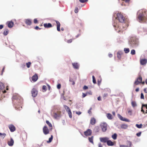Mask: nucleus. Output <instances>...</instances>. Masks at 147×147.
<instances>
[{
    "label": "nucleus",
    "instance_id": "60",
    "mask_svg": "<svg viewBox=\"0 0 147 147\" xmlns=\"http://www.w3.org/2000/svg\"><path fill=\"white\" fill-rule=\"evenodd\" d=\"M107 95H108L107 93H104V94H103V97H106L107 96Z\"/></svg>",
    "mask_w": 147,
    "mask_h": 147
},
{
    "label": "nucleus",
    "instance_id": "64",
    "mask_svg": "<svg viewBox=\"0 0 147 147\" xmlns=\"http://www.w3.org/2000/svg\"><path fill=\"white\" fill-rule=\"evenodd\" d=\"M98 147H102V145L101 143H100L98 144Z\"/></svg>",
    "mask_w": 147,
    "mask_h": 147
},
{
    "label": "nucleus",
    "instance_id": "51",
    "mask_svg": "<svg viewBox=\"0 0 147 147\" xmlns=\"http://www.w3.org/2000/svg\"><path fill=\"white\" fill-rule=\"evenodd\" d=\"M128 142V145L130 147H131L132 145V143L130 141H127Z\"/></svg>",
    "mask_w": 147,
    "mask_h": 147
},
{
    "label": "nucleus",
    "instance_id": "7",
    "mask_svg": "<svg viewBox=\"0 0 147 147\" xmlns=\"http://www.w3.org/2000/svg\"><path fill=\"white\" fill-rule=\"evenodd\" d=\"M142 78L141 76L138 77L136 80L134 82V84L136 85H138L142 83Z\"/></svg>",
    "mask_w": 147,
    "mask_h": 147
},
{
    "label": "nucleus",
    "instance_id": "4",
    "mask_svg": "<svg viewBox=\"0 0 147 147\" xmlns=\"http://www.w3.org/2000/svg\"><path fill=\"white\" fill-rule=\"evenodd\" d=\"M117 19L119 20L120 22L124 23L125 22V18L121 13H117Z\"/></svg>",
    "mask_w": 147,
    "mask_h": 147
},
{
    "label": "nucleus",
    "instance_id": "9",
    "mask_svg": "<svg viewBox=\"0 0 147 147\" xmlns=\"http://www.w3.org/2000/svg\"><path fill=\"white\" fill-rule=\"evenodd\" d=\"M43 131L45 135H47L49 133V129L47 126L45 125L43 127Z\"/></svg>",
    "mask_w": 147,
    "mask_h": 147
},
{
    "label": "nucleus",
    "instance_id": "28",
    "mask_svg": "<svg viewBox=\"0 0 147 147\" xmlns=\"http://www.w3.org/2000/svg\"><path fill=\"white\" fill-rule=\"evenodd\" d=\"M93 136H92L88 138V140L89 142L93 144H94V142H93Z\"/></svg>",
    "mask_w": 147,
    "mask_h": 147
},
{
    "label": "nucleus",
    "instance_id": "38",
    "mask_svg": "<svg viewBox=\"0 0 147 147\" xmlns=\"http://www.w3.org/2000/svg\"><path fill=\"white\" fill-rule=\"evenodd\" d=\"M117 115L118 117L119 118V119L121 120L122 121L123 117L119 114H118Z\"/></svg>",
    "mask_w": 147,
    "mask_h": 147
},
{
    "label": "nucleus",
    "instance_id": "53",
    "mask_svg": "<svg viewBox=\"0 0 147 147\" xmlns=\"http://www.w3.org/2000/svg\"><path fill=\"white\" fill-rule=\"evenodd\" d=\"M82 3H84L87 1L88 0H79Z\"/></svg>",
    "mask_w": 147,
    "mask_h": 147
},
{
    "label": "nucleus",
    "instance_id": "43",
    "mask_svg": "<svg viewBox=\"0 0 147 147\" xmlns=\"http://www.w3.org/2000/svg\"><path fill=\"white\" fill-rule=\"evenodd\" d=\"M65 42H67L68 43H71L72 42V39H71L67 40V41H66V40L65 39Z\"/></svg>",
    "mask_w": 147,
    "mask_h": 147
},
{
    "label": "nucleus",
    "instance_id": "22",
    "mask_svg": "<svg viewBox=\"0 0 147 147\" xmlns=\"http://www.w3.org/2000/svg\"><path fill=\"white\" fill-rule=\"evenodd\" d=\"M25 22L27 25L29 26L32 23L31 20L29 19H26Z\"/></svg>",
    "mask_w": 147,
    "mask_h": 147
},
{
    "label": "nucleus",
    "instance_id": "37",
    "mask_svg": "<svg viewBox=\"0 0 147 147\" xmlns=\"http://www.w3.org/2000/svg\"><path fill=\"white\" fill-rule=\"evenodd\" d=\"M124 51L126 53H127L129 52V49L128 48H125Z\"/></svg>",
    "mask_w": 147,
    "mask_h": 147
},
{
    "label": "nucleus",
    "instance_id": "30",
    "mask_svg": "<svg viewBox=\"0 0 147 147\" xmlns=\"http://www.w3.org/2000/svg\"><path fill=\"white\" fill-rule=\"evenodd\" d=\"M53 136L52 135H51V137L49 138V140L47 141V143H50L51 142L53 139Z\"/></svg>",
    "mask_w": 147,
    "mask_h": 147
},
{
    "label": "nucleus",
    "instance_id": "27",
    "mask_svg": "<svg viewBox=\"0 0 147 147\" xmlns=\"http://www.w3.org/2000/svg\"><path fill=\"white\" fill-rule=\"evenodd\" d=\"M107 118L111 120L112 119V115L110 113H107Z\"/></svg>",
    "mask_w": 147,
    "mask_h": 147
},
{
    "label": "nucleus",
    "instance_id": "18",
    "mask_svg": "<svg viewBox=\"0 0 147 147\" xmlns=\"http://www.w3.org/2000/svg\"><path fill=\"white\" fill-rule=\"evenodd\" d=\"M72 65L74 69H79V65L77 63H72Z\"/></svg>",
    "mask_w": 147,
    "mask_h": 147
},
{
    "label": "nucleus",
    "instance_id": "39",
    "mask_svg": "<svg viewBox=\"0 0 147 147\" xmlns=\"http://www.w3.org/2000/svg\"><path fill=\"white\" fill-rule=\"evenodd\" d=\"M136 126L138 128H141L142 127V124H136Z\"/></svg>",
    "mask_w": 147,
    "mask_h": 147
},
{
    "label": "nucleus",
    "instance_id": "52",
    "mask_svg": "<svg viewBox=\"0 0 147 147\" xmlns=\"http://www.w3.org/2000/svg\"><path fill=\"white\" fill-rule=\"evenodd\" d=\"M34 22L35 24H37L38 23V21L37 19L35 18L34 19Z\"/></svg>",
    "mask_w": 147,
    "mask_h": 147
},
{
    "label": "nucleus",
    "instance_id": "15",
    "mask_svg": "<svg viewBox=\"0 0 147 147\" xmlns=\"http://www.w3.org/2000/svg\"><path fill=\"white\" fill-rule=\"evenodd\" d=\"M38 79V76L36 74H35L32 77V80L34 82H36Z\"/></svg>",
    "mask_w": 147,
    "mask_h": 147
},
{
    "label": "nucleus",
    "instance_id": "35",
    "mask_svg": "<svg viewBox=\"0 0 147 147\" xmlns=\"http://www.w3.org/2000/svg\"><path fill=\"white\" fill-rule=\"evenodd\" d=\"M132 106L134 107L137 106L136 102L135 101H132L131 102Z\"/></svg>",
    "mask_w": 147,
    "mask_h": 147
},
{
    "label": "nucleus",
    "instance_id": "44",
    "mask_svg": "<svg viewBox=\"0 0 147 147\" xmlns=\"http://www.w3.org/2000/svg\"><path fill=\"white\" fill-rule=\"evenodd\" d=\"M128 113L130 115H132V110L130 109L128 111Z\"/></svg>",
    "mask_w": 147,
    "mask_h": 147
},
{
    "label": "nucleus",
    "instance_id": "49",
    "mask_svg": "<svg viewBox=\"0 0 147 147\" xmlns=\"http://www.w3.org/2000/svg\"><path fill=\"white\" fill-rule=\"evenodd\" d=\"M42 89L45 90V91H46V90H47L46 86L45 85L43 86L42 87Z\"/></svg>",
    "mask_w": 147,
    "mask_h": 147
},
{
    "label": "nucleus",
    "instance_id": "20",
    "mask_svg": "<svg viewBox=\"0 0 147 147\" xmlns=\"http://www.w3.org/2000/svg\"><path fill=\"white\" fill-rule=\"evenodd\" d=\"M44 26L45 28H50L52 27V25L50 23H45L44 24Z\"/></svg>",
    "mask_w": 147,
    "mask_h": 147
},
{
    "label": "nucleus",
    "instance_id": "54",
    "mask_svg": "<svg viewBox=\"0 0 147 147\" xmlns=\"http://www.w3.org/2000/svg\"><path fill=\"white\" fill-rule=\"evenodd\" d=\"M88 88V86L85 85L83 87V89L84 90L87 89Z\"/></svg>",
    "mask_w": 147,
    "mask_h": 147
},
{
    "label": "nucleus",
    "instance_id": "26",
    "mask_svg": "<svg viewBox=\"0 0 147 147\" xmlns=\"http://www.w3.org/2000/svg\"><path fill=\"white\" fill-rule=\"evenodd\" d=\"M117 134L116 133H114L111 136L112 138L114 140H116L117 138Z\"/></svg>",
    "mask_w": 147,
    "mask_h": 147
},
{
    "label": "nucleus",
    "instance_id": "63",
    "mask_svg": "<svg viewBox=\"0 0 147 147\" xmlns=\"http://www.w3.org/2000/svg\"><path fill=\"white\" fill-rule=\"evenodd\" d=\"M143 31H144V32H146L147 31V29L146 28H143Z\"/></svg>",
    "mask_w": 147,
    "mask_h": 147
},
{
    "label": "nucleus",
    "instance_id": "42",
    "mask_svg": "<svg viewBox=\"0 0 147 147\" xmlns=\"http://www.w3.org/2000/svg\"><path fill=\"white\" fill-rule=\"evenodd\" d=\"M122 121H124L128 122H129L130 121L129 119H128L127 118H123V120Z\"/></svg>",
    "mask_w": 147,
    "mask_h": 147
},
{
    "label": "nucleus",
    "instance_id": "59",
    "mask_svg": "<svg viewBox=\"0 0 147 147\" xmlns=\"http://www.w3.org/2000/svg\"><path fill=\"white\" fill-rule=\"evenodd\" d=\"M101 82V80H98L97 81L98 85V86H99Z\"/></svg>",
    "mask_w": 147,
    "mask_h": 147
},
{
    "label": "nucleus",
    "instance_id": "62",
    "mask_svg": "<svg viewBox=\"0 0 147 147\" xmlns=\"http://www.w3.org/2000/svg\"><path fill=\"white\" fill-rule=\"evenodd\" d=\"M108 56L109 57L111 58L112 57L113 55L111 54H109Z\"/></svg>",
    "mask_w": 147,
    "mask_h": 147
},
{
    "label": "nucleus",
    "instance_id": "56",
    "mask_svg": "<svg viewBox=\"0 0 147 147\" xmlns=\"http://www.w3.org/2000/svg\"><path fill=\"white\" fill-rule=\"evenodd\" d=\"M92 109V108L91 107V108H90L88 110V113L89 114H91V110Z\"/></svg>",
    "mask_w": 147,
    "mask_h": 147
},
{
    "label": "nucleus",
    "instance_id": "45",
    "mask_svg": "<svg viewBox=\"0 0 147 147\" xmlns=\"http://www.w3.org/2000/svg\"><path fill=\"white\" fill-rule=\"evenodd\" d=\"M140 98L141 99H144V96L143 94L142 93H141L140 94Z\"/></svg>",
    "mask_w": 147,
    "mask_h": 147
},
{
    "label": "nucleus",
    "instance_id": "16",
    "mask_svg": "<svg viewBox=\"0 0 147 147\" xmlns=\"http://www.w3.org/2000/svg\"><path fill=\"white\" fill-rule=\"evenodd\" d=\"M147 63V59H142L140 60V63L141 65H144Z\"/></svg>",
    "mask_w": 147,
    "mask_h": 147
},
{
    "label": "nucleus",
    "instance_id": "21",
    "mask_svg": "<svg viewBox=\"0 0 147 147\" xmlns=\"http://www.w3.org/2000/svg\"><path fill=\"white\" fill-rule=\"evenodd\" d=\"M14 143V141L13 139L11 138L10 139V140L8 141V144L9 146H13Z\"/></svg>",
    "mask_w": 147,
    "mask_h": 147
},
{
    "label": "nucleus",
    "instance_id": "19",
    "mask_svg": "<svg viewBox=\"0 0 147 147\" xmlns=\"http://www.w3.org/2000/svg\"><path fill=\"white\" fill-rule=\"evenodd\" d=\"M55 22L57 24V30L58 31H61L60 29V22L58 21H55Z\"/></svg>",
    "mask_w": 147,
    "mask_h": 147
},
{
    "label": "nucleus",
    "instance_id": "29",
    "mask_svg": "<svg viewBox=\"0 0 147 147\" xmlns=\"http://www.w3.org/2000/svg\"><path fill=\"white\" fill-rule=\"evenodd\" d=\"M121 128L126 129L128 127V125L125 124H122L121 125Z\"/></svg>",
    "mask_w": 147,
    "mask_h": 147
},
{
    "label": "nucleus",
    "instance_id": "13",
    "mask_svg": "<svg viewBox=\"0 0 147 147\" xmlns=\"http://www.w3.org/2000/svg\"><path fill=\"white\" fill-rule=\"evenodd\" d=\"M6 24H7L8 27L10 28H12L14 25V23L12 20L10 21H7Z\"/></svg>",
    "mask_w": 147,
    "mask_h": 147
},
{
    "label": "nucleus",
    "instance_id": "1",
    "mask_svg": "<svg viewBox=\"0 0 147 147\" xmlns=\"http://www.w3.org/2000/svg\"><path fill=\"white\" fill-rule=\"evenodd\" d=\"M14 106L16 110H20L22 107L21 105L22 103V98L18 95H14L12 98Z\"/></svg>",
    "mask_w": 147,
    "mask_h": 147
},
{
    "label": "nucleus",
    "instance_id": "31",
    "mask_svg": "<svg viewBox=\"0 0 147 147\" xmlns=\"http://www.w3.org/2000/svg\"><path fill=\"white\" fill-rule=\"evenodd\" d=\"M54 115L53 116V117L55 119H57V118L59 116V115L58 114L56 113H54Z\"/></svg>",
    "mask_w": 147,
    "mask_h": 147
},
{
    "label": "nucleus",
    "instance_id": "6",
    "mask_svg": "<svg viewBox=\"0 0 147 147\" xmlns=\"http://www.w3.org/2000/svg\"><path fill=\"white\" fill-rule=\"evenodd\" d=\"M107 124L106 122L102 123L100 124L101 127L103 132H105L107 129Z\"/></svg>",
    "mask_w": 147,
    "mask_h": 147
},
{
    "label": "nucleus",
    "instance_id": "46",
    "mask_svg": "<svg viewBox=\"0 0 147 147\" xmlns=\"http://www.w3.org/2000/svg\"><path fill=\"white\" fill-rule=\"evenodd\" d=\"M88 94V92H87L86 93H82V97L84 98Z\"/></svg>",
    "mask_w": 147,
    "mask_h": 147
},
{
    "label": "nucleus",
    "instance_id": "10",
    "mask_svg": "<svg viewBox=\"0 0 147 147\" xmlns=\"http://www.w3.org/2000/svg\"><path fill=\"white\" fill-rule=\"evenodd\" d=\"M32 96L33 97L36 96L38 94V92L36 89L33 88L31 91Z\"/></svg>",
    "mask_w": 147,
    "mask_h": 147
},
{
    "label": "nucleus",
    "instance_id": "55",
    "mask_svg": "<svg viewBox=\"0 0 147 147\" xmlns=\"http://www.w3.org/2000/svg\"><path fill=\"white\" fill-rule=\"evenodd\" d=\"M75 12L76 13H77L78 12V9L77 7H76L75 8Z\"/></svg>",
    "mask_w": 147,
    "mask_h": 147
},
{
    "label": "nucleus",
    "instance_id": "48",
    "mask_svg": "<svg viewBox=\"0 0 147 147\" xmlns=\"http://www.w3.org/2000/svg\"><path fill=\"white\" fill-rule=\"evenodd\" d=\"M142 107H145L146 109H147V104H142Z\"/></svg>",
    "mask_w": 147,
    "mask_h": 147
},
{
    "label": "nucleus",
    "instance_id": "2",
    "mask_svg": "<svg viewBox=\"0 0 147 147\" xmlns=\"http://www.w3.org/2000/svg\"><path fill=\"white\" fill-rule=\"evenodd\" d=\"M138 20L140 22L147 23V13L144 9L139 10L137 13Z\"/></svg>",
    "mask_w": 147,
    "mask_h": 147
},
{
    "label": "nucleus",
    "instance_id": "61",
    "mask_svg": "<svg viewBox=\"0 0 147 147\" xmlns=\"http://www.w3.org/2000/svg\"><path fill=\"white\" fill-rule=\"evenodd\" d=\"M141 111L143 113H144V111L143 109V107H142V106L141 108Z\"/></svg>",
    "mask_w": 147,
    "mask_h": 147
},
{
    "label": "nucleus",
    "instance_id": "12",
    "mask_svg": "<svg viewBox=\"0 0 147 147\" xmlns=\"http://www.w3.org/2000/svg\"><path fill=\"white\" fill-rule=\"evenodd\" d=\"M5 88L4 84L2 82H0V90H2V92L3 93H5L6 92V91L5 90H3Z\"/></svg>",
    "mask_w": 147,
    "mask_h": 147
},
{
    "label": "nucleus",
    "instance_id": "14",
    "mask_svg": "<svg viewBox=\"0 0 147 147\" xmlns=\"http://www.w3.org/2000/svg\"><path fill=\"white\" fill-rule=\"evenodd\" d=\"M9 128L11 132H13L16 130V127L14 125L10 124L9 125Z\"/></svg>",
    "mask_w": 147,
    "mask_h": 147
},
{
    "label": "nucleus",
    "instance_id": "57",
    "mask_svg": "<svg viewBox=\"0 0 147 147\" xmlns=\"http://www.w3.org/2000/svg\"><path fill=\"white\" fill-rule=\"evenodd\" d=\"M34 29L36 30H38V29L40 30L41 29V28H39L38 26H36L34 27Z\"/></svg>",
    "mask_w": 147,
    "mask_h": 147
},
{
    "label": "nucleus",
    "instance_id": "58",
    "mask_svg": "<svg viewBox=\"0 0 147 147\" xmlns=\"http://www.w3.org/2000/svg\"><path fill=\"white\" fill-rule=\"evenodd\" d=\"M82 113V112H81L80 111H76V113L77 114V115H80Z\"/></svg>",
    "mask_w": 147,
    "mask_h": 147
},
{
    "label": "nucleus",
    "instance_id": "8",
    "mask_svg": "<svg viewBox=\"0 0 147 147\" xmlns=\"http://www.w3.org/2000/svg\"><path fill=\"white\" fill-rule=\"evenodd\" d=\"M92 133V130L90 129H88L84 132V135L86 136L91 135Z\"/></svg>",
    "mask_w": 147,
    "mask_h": 147
},
{
    "label": "nucleus",
    "instance_id": "17",
    "mask_svg": "<svg viewBox=\"0 0 147 147\" xmlns=\"http://www.w3.org/2000/svg\"><path fill=\"white\" fill-rule=\"evenodd\" d=\"M123 53V52L122 51H119L117 53V57L118 59H120L121 58V55Z\"/></svg>",
    "mask_w": 147,
    "mask_h": 147
},
{
    "label": "nucleus",
    "instance_id": "3",
    "mask_svg": "<svg viewBox=\"0 0 147 147\" xmlns=\"http://www.w3.org/2000/svg\"><path fill=\"white\" fill-rule=\"evenodd\" d=\"M128 44L132 48H136L139 45L138 39L136 37H131L128 41Z\"/></svg>",
    "mask_w": 147,
    "mask_h": 147
},
{
    "label": "nucleus",
    "instance_id": "41",
    "mask_svg": "<svg viewBox=\"0 0 147 147\" xmlns=\"http://www.w3.org/2000/svg\"><path fill=\"white\" fill-rule=\"evenodd\" d=\"M31 63L30 62H28L26 63V66L27 68H29L30 67Z\"/></svg>",
    "mask_w": 147,
    "mask_h": 147
},
{
    "label": "nucleus",
    "instance_id": "24",
    "mask_svg": "<svg viewBox=\"0 0 147 147\" xmlns=\"http://www.w3.org/2000/svg\"><path fill=\"white\" fill-rule=\"evenodd\" d=\"M96 122V119L94 117L91 118L90 121V123L92 125H94Z\"/></svg>",
    "mask_w": 147,
    "mask_h": 147
},
{
    "label": "nucleus",
    "instance_id": "25",
    "mask_svg": "<svg viewBox=\"0 0 147 147\" xmlns=\"http://www.w3.org/2000/svg\"><path fill=\"white\" fill-rule=\"evenodd\" d=\"M9 30L7 28L5 29L4 31L3 32V34L5 36L7 35L8 33Z\"/></svg>",
    "mask_w": 147,
    "mask_h": 147
},
{
    "label": "nucleus",
    "instance_id": "5",
    "mask_svg": "<svg viewBox=\"0 0 147 147\" xmlns=\"http://www.w3.org/2000/svg\"><path fill=\"white\" fill-rule=\"evenodd\" d=\"M64 107L65 108L66 111L68 112L69 117L70 118H72V116L71 112L69 108L65 105H64Z\"/></svg>",
    "mask_w": 147,
    "mask_h": 147
},
{
    "label": "nucleus",
    "instance_id": "50",
    "mask_svg": "<svg viewBox=\"0 0 147 147\" xmlns=\"http://www.w3.org/2000/svg\"><path fill=\"white\" fill-rule=\"evenodd\" d=\"M57 88L58 89H60L61 88V84H58L57 85Z\"/></svg>",
    "mask_w": 147,
    "mask_h": 147
},
{
    "label": "nucleus",
    "instance_id": "36",
    "mask_svg": "<svg viewBox=\"0 0 147 147\" xmlns=\"http://www.w3.org/2000/svg\"><path fill=\"white\" fill-rule=\"evenodd\" d=\"M92 82L94 84H96V78L94 77V76L93 75L92 76Z\"/></svg>",
    "mask_w": 147,
    "mask_h": 147
},
{
    "label": "nucleus",
    "instance_id": "34",
    "mask_svg": "<svg viewBox=\"0 0 147 147\" xmlns=\"http://www.w3.org/2000/svg\"><path fill=\"white\" fill-rule=\"evenodd\" d=\"M6 134L5 133H2L0 132V136L4 138L6 136Z\"/></svg>",
    "mask_w": 147,
    "mask_h": 147
},
{
    "label": "nucleus",
    "instance_id": "33",
    "mask_svg": "<svg viewBox=\"0 0 147 147\" xmlns=\"http://www.w3.org/2000/svg\"><path fill=\"white\" fill-rule=\"evenodd\" d=\"M46 123L49 126V127H52V124L48 120H46Z\"/></svg>",
    "mask_w": 147,
    "mask_h": 147
},
{
    "label": "nucleus",
    "instance_id": "40",
    "mask_svg": "<svg viewBox=\"0 0 147 147\" xmlns=\"http://www.w3.org/2000/svg\"><path fill=\"white\" fill-rule=\"evenodd\" d=\"M131 54L132 55H134L136 54V51L134 49H132L131 52Z\"/></svg>",
    "mask_w": 147,
    "mask_h": 147
},
{
    "label": "nucleus",
    "instance_id": "23",
    "mask_svg": "<svg viewBox=\"0 0 147 147\" xmlns=\"http://www.w3.org/2000/svg\"><path fill=\"white\" fill-rule=\"evenodd\" d=\"M107 143L108 146H113L114 145L113 142H112L111 140H109V139L108 140Z\"/></svg>",
    "mask_w": 147,
    "mask_h": 147
},
{
    "label": "nucleus",
    "instance_id": "11",
    "mask_svg": "<svg viewBox=\"0 0 147 147\" xmlns=\"http://www.w3.org/2000/svg\"><path fill=\"white\" fill-rule=\"evenodd\" d=\"M109 138L107 137H101L100 138V140L101 142L103 143H107Z\"/></svg>",
    "mask_w": 147,
    "mask_h": 147
},
{
    "label": "nucleus",
    "instance_id": "32",
    "mask_svg": "<svg viewBox=\"0 0 147 147\" xmlns=\"http://www.w3.org/2000/svg\"><path fill=\"white\" fill-rule=\"evenodd\" d=\"M94 131L96 133L98 132L99 131V128L98 127H96L94 129Z\"/></svg>",
    "mask_w": 147,
    "mask_h": 147
},
{
    "label": "nucleus",
    "instance_id": "47",
    "mask_svg": "<svg viewBox=\"0 0 147 147\" xmlns=\"http://www.w3.org/2000/svg\"><path fill=\"white\" fill-rule=\"evenodd\" d=\"M141 133H142V132L141 131H140V132L137 133L136 134V135L138 137H140L141 135Z\"/></svg>",
    "mask_w": 147,
    "mask_h": 147
}]
</instances>
